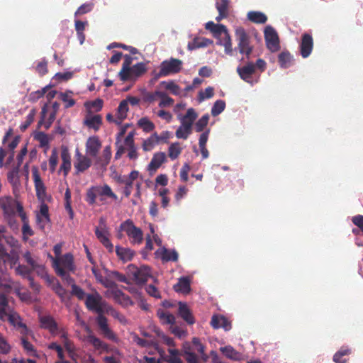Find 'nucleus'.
<instances>
[{
  "instance_id": "nucleus-1",
  "label": "nucleus",
  "mask_w": 363,
  "mask_h": 363,
  "mask_svg": "<svg viewBox=\"0 0 363 363\" xmlns=\"http://www.w3.org/2000/svg\"><path fill=\"white\" fill-rule=\"evenodd\" d=\"M32 177L34 182L35 190L37 198L42 201L40 206V212L37 215H41L45 220H50L49 210L45 200L47 196L46 187L40 177L38 167L33 166L32 167Z\"/></svg>"
},
{
  "instance_id": "nucleus-8",
  "label": "nucleus",
  "mask_w": 363,
  "mask_h": 363,
  "mask_svg": "<svg viewBox=\"0 0 363 363\" xmlns=\"http://www.w3.org/2000/svg\"><path fill=\"white\" fill-rule=\"evenodd\" d=\"M95 235L99 242L109 252H113L114 247L109 239L110 232L106 225V219L103 217L100 218L99 225L95 229Z\"/></svg>"
},
{
  "instance_id": "nucleus-23",
  "label": "nucleus",
  "mask_w": 363,
  "mask_h": 363,
  "mask_svg": "<svg viewBox=\"0 0 363 363\" xmlns=\"http://www.w3.org/2000/svg\"><path fill=\"white\" fill-rule=\"evenodd\" d=\"M211 325L214 329L223 328L228 331L231 329V324L228 320L221 315H213L211 318Z\"/></svg>"
},
{
  "instance_id": "nucleus-48",
  "label": "nucleus",
  "mask_w": 363,
  "mask_h": 363,
  "mask_svg": "<svg viewBox=\"0 0 363 363\" xmlns=\"http://www.w3.org/2000/svg\"><path fill=\"white\" fill-rule=\"evenodd\" d=\"M182 151L179 143H174L168 148V156L172 160H176Z\"/></svg>"
},
{
  "instance_id": "nucleus-10",
  "label": "nucleus",
  "mask_w": 363,
  "mask_h": 363,
  "mask_svg": "<svg viewBox=\"0 0 363 363\" xmlns=\"http://www.w3.org/2000/svg\"><path fill=\"white\" fill-rule=\"evenodd\" d=\"M40 327L47 330L52 336L60 335L64 331L60 328L55 318L50 315H40L39 317Z\"/></svg>"
},
{
  "instance_id": "nucleus-61",
  "label": "nucleus",
  "mask_w": 363,
  "mask_h": 363,
  "mask_svg": "<svg viewBox=\"0 0 363 363\" xmlns=\"http://www.w3.org/2000/svg\"><path fill=\"white\" fill-rule=\"evenodd\" d=\"M213 95H214V89L212 86H208L207 88L205 89V90L203 91H200L199 92V96H198L199 101L200 102L203 101L206 99H210V98L213 97Z\"/></svg>"
},
{
  "instance_id": "nucleus-22",
  "label": "nucleus",
  "mask_w": 363,
  "mask_h": 363,
  "mask_svg": "<svg viewBox=\"0 0 363 363\" xmlns=\"http://www.w3.org/2000/svg\"><path fill=\"white\" fill-rule=\"evenodd\" d=\"M178 314L187 324L193 325L195 323V318L186 303H179Z\"/></svg>"
},
{
  "instance_id": "nucleus-11",
  "label": "nucleus",
  "mask_w": 363,
  "mask_h": 363,
  "mask_svg": "<svg viewBox=\"0 0 363 363\" xmlns=\"http://www.w3.org/2000/svg\"><path fill=\"white\" fill-rule=\"evenodd\" d=\"M109 305L102 296L94 289H92V311L96 312L98 315H104L111 310Z\"/></svg>"
},
{
  "instance_id": "nucleus-41",
  "label": "nucleus",
  "mask_w": 363,
  "mask_h": 363,
  "mask_svg": "<svg viewBox=\"0 0 363 363\" xmlns=\"http://www.w3.org/2000/svg\"><path fill=\"white\" fill-rule=\"evenodd\" d=\"M350 353V350L342 347L334 354L333 361L335 363H347V359L345 356H348Z\"/></svg>"
},
{
  "instance_id": "nucleus-42",
  "label": "nucleus",
  "mask_w": 363,
  "mask_h": 363,
  "mask_svg": "<svg viewBox=\"0 0 363 363\" xmlns=\"http://www.w3.org/2000/svg\"><path fill=\"white\" fill-rule=\"evenodd\" d=\"M157 95L161 99L159 103L160 108L170 107L174 104V99L169 97L167 93L164 91H157Z\"/></svg>"
},
{
  "instance_id": "nucleus-43",
  "label": "nucleus",
  "mask_w": 363,
  "mask_h": 363,
  "mask_svg": "<svg viewBox=\"0 0 363 363\" xmlns=\"http://www.w3.org/2000/svg\"><path fill=\"white\" fill-rule=\"evenodd\" d=\"M158 143V138L157 133L151 135L147 139L145 140L143 143V149L145 152L152 150L155 144Z\"/></svg>"
},
{
  "instance_id": "nucleus-12",
  "label": "nucleus",
  "mask_w": 363,
  "mask_h": 363,
  "mask_svg": "<svg viewBox=\"0 0 363 363\" xmlns=\"http://www.w3.org/2000/svg\"><path fill=\"white\" fill-rule=\"evenodd\" d=\"M18 261L19 255L16 250H12L8 253L4 245L0 244V274L3 273V268L6 262H8L11 267H13L18 263Z\"/></svg>"
},
{
  "instance_id": "nucleus-2",
  "label": "nucleus",
  "mask_w": 363,
  "mask_h": 363,
  "mask_svg": "<svg viewBox=\"0 0 363 363\" xmlns=\"http://www.w3.org/2000/svg\"><path fill=\"white\" fill-rule=\"evenodd\" d=\"M0 208L3 211L4 218L11 223L15 218L16 212L19 217L25 213L23 205L11 196L0 197Z\"/></svg>"
},
{
  "instance_id": "nucleus-15",
  "label": "nucleus",
  "mask_w": 363,
  "mask_h": 363,
  "mask_svg": "<svg viewBox=\"0 0 363 363\" xmlns=\"http://www.w3.org/2000/svg\"><path fill=\"white\" fill-rule=\"evenodd\" d=\"M110 271L105 269H96L92 267V274H94L98 282L101 284L104 287L108 288L109 291L116 286V284L109 278Z\"/></svg>"
},
{
  "instance_id": "nucleus-17",
  "label": "nucleus",
  "mask_w": 363,
  "mask_h": 363,
  "mask_svg": "<svg viewBox=\"0 0 363 363\" xmlns=\"http://www.w3.org/2000/svg\"><path fill=\"white\" fill-rule=\"evenodd\" d=\"M240 77L247 83L253 84L252 76L255 72V65L253 62H248L242 67L237 68Z\"/></svg>"
},
{
  "instance_id": "nucleus-26",
  "label": "nucleus",
  "mask_w": 363,
  "mask_h": 363,
  "mask_svg": "<svg viewBox=\"0 0 363 363\" xmlns=\"http://www.w3.org/2000/svg\"><path fill=\"white\" fill-rule=\"evenodd\" d=\"M166 161V155L163 152H156L148 164V170L155 172Z\"/></svg>"
},
{
  "instance_id": "nucleus-20",
  "label": "nucleus",
  "mask_w": 363,
  "mask_h": 363,
  "mask_svg": "<svg viewBox=\"0 0 363 363\" xmlns=\"http://www.w3.org/2000/svg\"><path fill=\"white\" fill-rule=\"evenodd\" d=\"M147 72V67L144 62H138L130 67L127 74V81H135Z\"/></svg>"
},
{
  "instance_id": "nucleus-63",
  "label": "nucleus",
  "mask_w": 363,
  "mask_h": 363,
  "mask_svg": "<svg viewBox=\"0 0 363 363\" xmlns=\"http://www.w3.org/2000/svg\"><path fill=\"white\" fill-rule=\"evenodd\" d=\"M109 278L111 280L116 279L118 281L129 284V281L128 278L123 274L118 272V271H110Z\"/></svg>"
},
{
  "instance_id": "nucleus-13",
  "label": "nucleus",
  "mask_w": 363,
  "mask_h": 363,
  "mask_svg": "<svg viewBox=\"0 0 363 363\" xmlns=\"http://www.w3.org/2000/svg\"><path fill=\"white\" fill-rule=\"evenodd\" d=\"M264 38L267 48L272 52H277L280 49L279 39L277 31L270 26H267L264 29Z\"/></svg>"
},
{
  "instance_id": "nucleus-31",
  "label": "nucleus",
  "mask_w": 363,
  "mask_h": 363,
  "mask_svg": "<svg viewBox=\"0 0 363 363\" xmlns=\"http://www.w3.org/2000/svg\"><path fill=\"white\" fill-rule=\"evenodd\" d=\"M133 58L131 56H130L128 55H124V61L123 62L121 69L118 72L119 78L123 82L127 81V78H128L127 74L128 73V72L131 67L130 65L133 62Z\"/></svg>"
},
{
  "instance_id": "nucleus-60",
  "label": "nucleus",
  "mask_w": 363,
  "mask_h": 363,
  "mask_svg": "<svg viewBox=\"0 0 363 363\" xmlns=\"http://www.w3.org/2000/svg\"><path fill=\"white\" fill-rule=\"evenodd\" d=\"M50 86L48 85V86H45L44 88H43L40 90H38L36 91H33V92L30 93V94L29 96L30 101H37L38 99L42 98L46 94V92L48 91V90L50 89Z\"/></svg>"
},
{
  "instance_id": "nucleus-7",
  "label": "nucleus",
  "mask_w": 363,
  "mask_h": 363,
  "mask_svg": "<svg viewBox=\"0 0 363 363\" xmlns=\"http://www.w3.org/2000/svg\"><path fill=\"white\" fill-rule=\"evenodd\" d=\"M235 38L238 41L237 48L240 53L245 55L246 58L250 59L253 47L250 45V38L249 35L243 28L239 27L235 30Z\"/></svg>"
},
{
  "instance_id": "nucleus-47",
  "label": "nucleus",
  "mask_w": 363,
  "mask_h": 363,
  "mask_svg": "<svg viewBox=\"0 0 363 363\" xmlns=\"http://www.w3.org/2000/svg\"><path fill=\"white\" fill-rule=\"evenodd\" d=\"M138 125L145 133H150L155 128V124L146 117L141 118L138 122Z\"/></svg>"
},
{
  "instance_id": "nucleus-33",
  "label": "nucleus",
  "mask_w": 363,
  "mask_h": 363,
  "mask_svg": "<svg viewBox=\"0 0 363 363\" xmlns=\"http://www.w3.org/2000/svg\"><path fill=\"white\" fill-rule=\"evenodd\" d=\"M20 218L23 223V226L21 229L23 239V240L26 241L28 239V237L33 236L34 235V231L32 230L29 225V220L26 213H21Z\"/></svg>"
},
{
  "instance_id": "nucleus-53",
  "label": "nucleus",
  "mask_w": 363,
  "mask_h": 363,
  "mask_svg": "<svg viewBox=\"0 0 363 363\" xmlns=\"http://www.w3.org/2000/svg\"><path fill=\"white\" fill-rule=\"evenodd\" d=\"M225 108V102L223 100H217L212 108H211V115L213 116H217L220 114Z\"/></svg>"
},
{
  "instance_id": "nucleus-51",
  "label": "nucleus",
  "mask_w": 363,
  "mask_h": 363,
  "mask_svg": "<svg viewBox=\"0 0 363 363\" xmlns=\"http://www.w3.org/2000/svg\"><path fill=\"white\" fill-rule=\"evenodd\" d=\"M184 355L187 363H201L199 357L191 350L190 347L184 348Z\"/></svg>"
},
{
  "instance_id": "nucleus-30",
  "label": "nucleus",
  "mask_w": 363,
  "mask_h": 363,
  "mask_svg": "<svg viewBox=\"0 0 363 363\" xmlns=\"http://www.w3.org/2000/svg\"><path fill=\"white\" fill-rule=\"evenodd\" d=\"M128 111V101H121L117 108L115 124L121 125L123 121L127 118Z\"/></svg>"
},
{
  "instance_id": "nucleus-25",
  "label": "nucleus",
  "mask_w": 363,
  "mask_h": 363,
  "mask_svg": "<svg viewBox=\"0 0 363 363\" xmlns=\"http://www.w3.org/2000/svg\"><path fill=\"white\" fill-rule=\"evenodd\" d=\"M72 285V294L77 296L79 299L82 300L86 297L85 305L89 311H91V294H85L84 291L78 286L72 283H68Z\"/></svg>"
},
{
  "instance_id": "nucleus-50",
  "label": "nucleus",
  "mask_w": 363,
  "mask_h": 363,
  "mask_svg": "<svg viewBox=\"0 0 363 363\" xmlns=\"http://www.w3.org/2000/svg\"><path fill=\"white\" fill-rule=\"evenodd\" d=\"M23 257L27 264L31 267L33 270L37 269L38 268L43 269V266L38 264L37 261L34 257H33L31 253L29 251L25 252L23 255Z\"/></svg>"
},
{
  "instance_id": "nucleus-21",
  "label": "nucleus",
  "mask_w": 363,
  "mask_h": 363,
  "mask_svg": "<svg viewBox=\"0 0 363 363\" xmlns=\"http://www.w3.org/2000/svg\"><path fill=\"white\" fill-rule=\"evenodd\" d=\"M61 159L62 164L60 165V170L63 171L64 175L66 177L71 169V156L69 150L66 146L61 147Z\"/></svg>"
},
{
  "instance_id": "nucleus-62",
  "label": "nucleus",
  "mask_w": 363,
  "mask_h": 363,
  "mask_svg": "<svg viewBox=\"0 0 363 363\" xmlns=\"http://www.w3.org/2000/svg\"><path fill=\"white\" fill-rule=\"evenodd\" d=\"M58 162V155L57 152V150L54 149L49 158V166H50V170L52 173L55 171L57 164Z\"/></svg>"
},
{
  "instance_id": "nucleus-39",
  "label": "nucleus",
  "mask_w": 363,
  "mask_h": 363,
  "mask_svg": "<svg viewBox=\"0 0 363 363\" xmlns=\"http://www.w3.org/2000/svg\"><path fill=\"white\" fill-rule=\"evenodd\" d=\"M278 62L281 68H288L291 65L292 56L289 51H283L278 56Z\"/></svg>"
},
{
  "instance_id": "nucleus-9",
  "label": "nucleus",
  "mask_w": 363,
  "mask_h": 363,
  "mask_svg": "<svg viewBox=\"0 0 363 363\" xmlns=\"http://www.w3.org/2000/svg\"><path fill=\"white\" fill-rule=\"evenodd\" d=\"M95 322L98 328L99 333L101 335L109 340H117L116 335L109 327L108 320L104 315H97L95 318Z\"/></svg>"
},
{
  "instance_id": "nucleus-56",
  "label": "nucleus",
  "mask_w": 363,
  "mask_h": 363,
  "mask_svg": "<svg viewBox=\"0 0 363 363\" xmlns=\"http://www.w3.org/2000/svg\"><path fill=\"white\" fill-rule=\"evenodd\" d=\"M162 84L164 85V88L167 90L170 91V92L175 95L178 96L180 94V87L179 85L174 83V81H169V82H162Z\"/></svg>"
},
{
  "instance_id": "nucleus-18",
  "label": "nucleus",
  "mask_w": 363,
  "mask_h": 363,
  "mask_svg": "<svg viewBox=\"0 0 363 363\" xmlns=\"http://www.w3.org/2000/svg\"><path fill=\"white\" fill-rule=\"evenodd\" d=\"M74 167L77 173L83 172L90 167V160L79 152V148L75 150Z\"/></svg>"
},
{
  "instance_id": "nucleus-29",
  "label": "nucleus",
  "mask_w": 363,
  "mask_h": 363,
  "mask_svg": "<svg viewBox=\"0 0 363 363\" xmlns=\"http://www.w3.org/2000/svg\"><path fill=\"white\" fill-rule=\"evenodd\" d=\"M205 28L211 31L216 38H220L227 31V28L224 25L216 24L213 21L207 22L205 25Z\"/></svg>"
},
{
  "instance_id": "nucleus-6",
  "label": "nucleus",
  "mask_w": 363,
  "mask_h": 363,
  "mask_svg": "<svg viewBox=\"0 0 363 363\" xmlns=\"http://www.w3.org/2000/svg\"><path fill=\"white\" fill-rule=\"evenodd\" d=\"M120 231H124L133 245H140L143 240V233L140 228L136 227L130 219H127L119 226Z\"/></svg>"
},
{
  "instance_id": "nucleus-24",
  "label": "nucleus",
  "mask_w": 363,
  "mask_h": 363,
  "mask_svg": "<svg viewBox=\"0 0 363 363\" xmlns=\"http://www.w3.org/2000/svg\"><path fill=\"white\" fill-rule=\"evenodd\" d=\"M133 277L137 284H145L151 277L150 268L147 266H142L140 269H136L133 273Z\"/></svg>"
},
{
  "instance_id": "nucleus-34",
  "label": "nucleus",
  "mask_w": 363,
  "mask_h": 363,
  "mask_svg": "<svg viewBox=\"0 0 363 363\" xmlns=\"http://www.w3.org/2000/svg\"><path fill=\"white\" fill-rule=\"evenodd\" d=\"M157 315L163 325H173L175 323L174 315L168 311H164L162 309H158L157 311Z\"/></svg>"
},
{
  "instance_id": "nucleus-19",
  "label": "nucleus",
  "mask_w": 363,
  "mask_h": 363,
  "mask_svg": "<svg viewBox=\"0 0 363 363\" xmlns=\"http://www.w3.org/2000/svg\"><path fill=\"white\" fill-rule=\"evenodd\" d=\"M109 292L113 296L114 300L123 306H128L133 305V302L130 298L125 294L121 290L118 289V286H113Z\"/></svg>"
},
{
  "instance_id": "nucleus-46",
  "label": "nucleus",
  "mask_w": 363,
  "mask_h": 363,
  "mask_svg": "<svg viewBox=\"0 0 363 363\" xmlns=\"http://www.w3.org/2000/svg\"><path fill=\"white\" fill-rule=\"evenodd\" d=\"M60 335L62 343L63 344L65 350L69 354H72L74 352L75 347L74 343L68 339L67 333L65 331H62V333Z\"/></svg>"
},
{
  "instance_id": "nucleus-52",
  "label": "nucleus",
  "mask_w": 363,
  "mask_h": 363,
  "mask_svg": "<svg viewBox=\"0 0 363 363\" xmlns=\"http://www.w3.org/2000/svg\"><path fill=\"white\" fill-rule=\"evenodd\" d=\"M77 321L79 322L81 326L79 333H85V334L83 335L84 340L91 342V329L89 326L87 324H86V323L84 320H80L78 316Z\"/></svg>"
},
{
  "instance_id": "nucleus-64",
  "label": "nucleus",
  "mask_w": 363,
  "mask_h": 363,
  "mask_svg": "<svg viewBox=\"0 0 363 363\" xmlns=\"http://www.w3.org/2000/svg\"><path fill=\"white\" fill-rule=\"evenodd\" d=\"M19 167H20L17 166L13 168V169L9 171L7 174L8 181L13 184H16L18 182Z\"/></svg>"
},
{
  "instance_id": "nucleus-40",
  "label": "nucleus",
  "mask_w": 363,
  "mask_h": 363,
  "mask_svg": "<svg viewBox=\"0 0 363 363\" xmlns=\"http://www.w3.org/2000/svg\"><path fill=\"white\" fill-rule=\"evenodd\" d=\"M174 289L176 291H180L184 294H187L190 291V282L187 277H182L179 279L177 284L174 285Z\"/></svg>"
},
{
  "instance_id": "nucleus-27",
  "label": "nucleus",
  "mask_w": 363,
  "mask_h": 363,
  "mask_svg": "<svg viewBox=\"0 0 363 363\" xmlns=\"http://www.w3.org/2000/svg\"><path fill=\"white\" fill-rule=\"evenodd\" d=\"M229 0H216V8L218 11V16L216 18L219 22L228 16Z\"/></svg>"
},
{
  "instance_id": "nucleus-3",
  "label": "nucleus",
  "mask_w": 363,
  "mask_h": 363,
  "mask_svg": "<svg viewBox=\"0 0 363 363\" xmlns=\"http://www.w3.org/2000/svg\"><path fill=\"white\" fill-rule=\"evenodd\" d=\"M74 258L72 254L67 253L60 259L54 262V267L58 276L67 283H72L73 279L69 274V272L74 270Z\"/></svg>"
},
{
  "instance_id": "nucleus-14",
  "label": "nucleus",
  "mask_w": 363,
  "mask_h": 363,
  "mask_svg": "<svg viewBox=\"0 0 363 363\" xmlns=\"http://www.w3.org/2000/svg\"><path fill=\"white\" fill-rule=\"evenodd\" d=\"M105 196L113 199L114 200H116L118 198L116 194L113 192L111 187L107 184L92 187V203L98 198H99L101 201H103Z\"/></svg>"
},
{
  "instance_id": "nucleus-45",
  "label": "nucleus",
  "mask_w": 363,
  "mask_h": 363,
  "mask_svg": "<svg viewBox=\"0 0 363 363\" xmlns=\"http://www.w3.org/2000/svg\"><path fill=\"white\" fill-rule=\"evenodd\" d=\"M21 344L28 355L38 357L37 351L33 344L28 341V338H21Z\"/></svg>"
},
{
  "instance_id": "nucleus-44",
  "label": "nucleus",
  "mask_w": 363,
  "mask_h": 363,
  "mask_svg": "<svg viewBox=\"0 0 363 363\" xmlns=\"http://www.w3.org/2000/svg\"><path fill=\"white\" fill-rule=\"evenodd\" d=\"M197 116L198 115L194 108H189L186 114L180 118L181 123H189L190 125H192Z\"/></svg>"
},
{
  "instance_id": "nucleus-37",
  "label": "nucleus",
  "mask_w": 363,
  "mask_h": 363,
  "mask_svg": "<svg viewBox=\"0 0 363 363\" xmlns=\"http://www.w3.org/2000/svg\"><path fill=\"white\" fill-rule=\"evenodd\" d=\"M192 132V125L189 123H181V125L176 130L175 135L177 138L186 140Z\"/></svg>"
},
{
  "instance_id": "nucleus-54",
  "label": "nucleus",
  "mask_w": 363,
  "mask_h": 363,
  "mask_svg": "<svg viewBox=\"0 0 363 363\" xmlns=\"http://www.w3.org/2000/svg\"><path fill=\"white\" fill-rule=\"evenodd\" d=\"M72 91H67L60 94V99L65 103V108H68L73 106L75 104V101L71 97Z\"/></svg>"
},
{
  "instance_id": "nucleus-28",
  "label": "nucleus",
  "mask_w": 363,
  "mask_h": 363,
  "mask_svg": "<svg viewBox=\"0 0 363 363\" xmlns=\"http://www.w3.org/2000/svg\"><path fill=\"white\" fill-rule=\"evenodd\" d=\"M116 253L118 259L123 262L130 261L135 255V252L133 250L119 245L116 246Z\"/></svg>"
},
{
  "instance_id": "nucleus-16",
  "label": "nucleus",
  "mask_w": 363,
  "mask_h": 363,
  "mask_svg": "<svg viewBox=\"0 0 363 363\" xmlns=\"http://www.w3.org/2000/svg\"><path fill=\"white\" fill-rule=\"evenodd\" d=\"M313 48V40L311 34L303 33L300 43V53L303 58L308 57Z\"/></svg>"
},
{
  "instance_id": "nucleus-55",
  "label": "nucleus",
  "mask_w": 363,
  "mask_h": 363,
  "mask_svg": "<svg viewBox=\"0 0 363 363\" xmlns=\"http://www.w3.org/2000/svg\"><path fill=\"white\" fill-rule=\"evenodd\" d=\"M209 121V116L208 114L203 115L195 124V130L197 133L202 132L207 126Z\"/></svg>"
},
{
  "instance_id": "nucleus-57",
  "label": "nucleus",
  "mask_w": 363,
  "mask_h": 363,
  "mask_svg": "<svg viewBox=\"0 0 363 363\" xmlns=\"http://www.w3.org/2000/svg\"><path fill=\"white\" fill-rule=\"evenodd\" d=\"M35 139L39 142L41 147H49L50 139L46 133L43 132H38L35 135Z\"/></svg>"
},
{
  "instance_id": "nucleus-35",
  "label": "nucleus",
  "mask_w": 363,
  "mask_h": 363,
  "mask_svg": "<svg viewBox=\"0 0 363 363\" xmlns=\"http://www.w3.org/2000/svg\"><path fill=\"white\" fill-rule=\"evenodd\" d=\"M220 351L227 358L232 360H240L241 354L239 352L236 351L232 346L228 345L220 348Z\"/></svg>"
},
{
  "instance_id": "nucleus-49",
  "label": "nucleus",
  "mask_w": 363,
  "mask_h": 363,
  "mask_svg": "<svg viewBox=\"0 0 363 363\" xmlns=\"http://www.w3.org/2000/svg\"><path fill=\"white\" fill-rule=\"evenodd\" d=\"M6 320H8L9 323L16 328H19L21 325L23 324L22 322V318L14 310L11 311V313H9Z\"/></svg>"
},
{
  "instance_id": "nucleus-4",
  "label": "nucleus",
  "mask_w": 363,
  "mask_h": 363,
  "mask_svg": "<svg viewBox=\"0 0 363 363\" xmlns=\"http://www.w3.org/2000/svg\"><path fill=\"white\" fill-rule=\"evenodd\" d=\"M101 147V143L97 136H92V162L96 168L105 169L111 157L109 145L104 147L101 156L97 157V152Z\"/></svg>"
},
{
  "instance_id": "nucleus-58",
  "label": "nucleus",
  "mask_w": 363,
  "mask_h": 363,
  "mask_svg": "<svg viewBox=\"0 0 363 363\" xmlns=\"http://www.w3.org/2000/svg\"><path fill=\"white\" fill-rule=\"evenodd\" d=\"M36 113L35 109H31L26 116V121L20 125L21 131H25L33 122Z\"/></svg>"
},
{
  "instance_id": "nucleus-36",
  "label": "nucleus",
  "mask_w": 363,
  "mask_h": 363,
  "mask_svg": "<svg viewBox=\"0 0 363 363\" xmlns=\"http://www.w3.org/2000/svg\"><path fill=\"white\" fill-rule=\"evenodd\" d=\"M223 37L219 38V45H223L225 48V52L227 55H231L233 53L232 41L228 30L223 34Z\"/></svg>"
},
{
  "instance_id": "nucleus-38",
  "label": "nucleus",
  "mask_w": 363,
  "mask_h": 363,
  "mask_svg": "<svg viewBox=\"0 0 363 363\" xmlns=\"http://www.w3.org/2000/svg\"><path fill=\"white\" fill-rule=\"evenodd\" d=\"M247 18L255 23H264L267 21V16L260 11H250L247 13Z\"/></svg>"
},
{
  "instance_id": "nucleus-59",
  "label": "nucleus",
  "mask_w": 363,
  "mask_h": 363,
  "mask_svg": "<svg viewBox=\"0 0 363 363\" xmlns=\"http://www.w3.org/2000/svg\"><path fill=\"white\" fill-rule=\"evenodd\" d=\"M92 347L100 352L108 350V345L99 338L92 335Z\"/></svg>"
},
{
  "instance_id": "nucleus-32",
  "label": "nucleus",
  "mask_w": 363,
  "mask_h": 363,
  "mask_svg": "<svg viewBox=\"0 0 363 363\" xmlns=\"http://www.w3.org/2000/svg\"><path fill=\"white\" fill-rule=\"evenodd\" d=\"M156 254L160 255V257L163 262H177L178 260V253L175 250H168L164 247L160 252L157 250Z\"/></svg>"
},
{
  "instance_id": "nucleus-5",
  "label": "nucleus",
  "mask_w": 363,
  "mask_h": 363,
  "mask_svg": "<svg viewBox=\"0 0 363 363\" xmlns=\"http://www.w3.org/2000/svg\"><path fill=\"white\" fill-rule=\"evenodd\" d=\"M183 62L177 58L171 57L162 61L160 65V70L156 74L155 78L176 74L182 69Z\"/></svg>"
}]
</instances>
